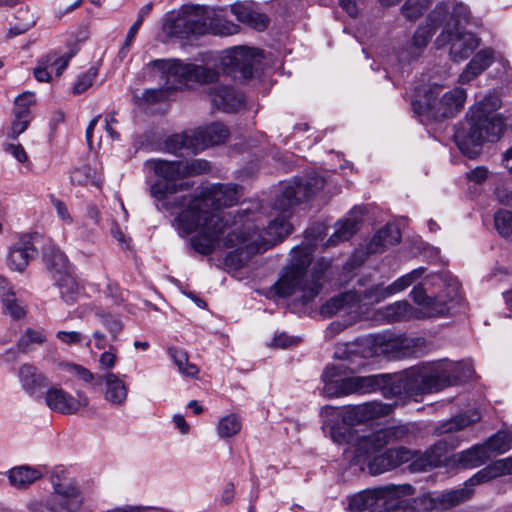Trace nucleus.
Wrapping results in <instances>:
<instances>
[{
    "instance_id": "nucleus-39",
    "label": "nucleus",
    "mask_w": 512,
    "mask_h": 512,
    "mask_svg": "<svg viewBox=\"0 0 512 512\" xmlns=\"http://www.w3.org/2000/svg\"><path fill=\"white\" fill-rule=\"evenodd\" d=\"M232 12L238 21L245 23L254 29L263 30L268 25V18L264 14L253 11L247 4H234L232 6Z\"/></svg>"
},
{
    "instance_id": "nucleus-53",
    "label": "nucleus",
    "mask_w": 512,
    "mask_h": 512,
    "mask_svg": "<svg viewBox=\"0 0 512 512\" xmlns=\"http://www.w3.org/2000/svg\"><path fill=\"white\" fill-rule=\"evenodd\" d=\"M489 450L503 454L512 448V433L500 431L497 434L490 437L484 444Z\"/></svg>"
},
{
    "instance_id": "nucleus-10",
    "label": "nucleus",
    "mask_w": 512,
    "mask_h": 512,
    "mask_svg": "<svg viewBox=\"0 0 512 512\" xmlns=\"http://www.w3.org/2000/svg\"><path fill=\"white\" fill-rule=\"evenodd\" d=\"M145 166L159 177V180L150 188L151 196L157 199H166L164 205L167 209H172L173 207L168 206L167 202H173L175 201V198L179 199L181 196L173 197L171 199L168 198V196L188 187L187 183H176V181L187 177V163L185 161L152 159L146 161Z\"/></svg>"
},
{
    "instance_id": "nucleus-5",
    "label": "nucleus",
    "mask_w": 512,
    "mask_h": 512,
    "mask_svg": "<svg viewBox=\"0 0 512 512\" xmlns=\"http://www.w3.org/2000/svg\"><path fill=\"white\" fill-rule=\"evenodd\" d=\"M274 210L281 214L275 217L263 232H259L252 222H245L241 228H234L223 237V246L256 253L267 250L282 241L292 230L288 222L290 209L283 211L274 203Z\"/></svg>"
},
{
    "instance_id": "nucleus-59",
    "label": "nucleus",
    "mask_w": 512,
    "mask_h": 512,
    "mask_svg": "<svg viewBox=\"0 0 512 512\" xmlns=\"http://www.w3.org/2000/svg\"><path fill=\"white\" fill-rule=\"evenodd\" d=\"M70 473L67 469L63 467H55L50 472V482L52 484L53 489L60 487L61 484H64L68 480H70Z\"/></svg>"
},
{
    "instance_id": "nucleus-40",
    "label": "nucleus",
    "mask_w": 512,
    "mask_h": 512,
    "mask_svg": "<svg viewBox=\"0 0 512 512\" xmlns=\"http://www.w3.org/2000/svg\"><path fill=\"white\" fill-rule=\"evenodd\" d=\"M54 280L61 298L66 303L73 304L78 300L82 293V287L70 272L56 276Z\"/></svg>"
},
{
    "instance_id": "nucleus-31",
    "label": "nucleus",
    "mask_w": 512,
    "mask_h": 512,
    "mask_svg": "<svg viewBox=\"0 0 512 512\" xmlns=\"http://www.w3.org/2000/svg\"><path fill=\"white\" fill-rule=\"evenodd\" d=\"M494 61V51L486 48L477 52L459 75V82L465 84L486 70Z\"/></svg>"
},
{
    "instance_id": "nucleus-1",
    "label": "nucleus",
    "mask_w": 512,
    "mask_h": 512,
    "mask_svg": "<svg viewBox=\"0 0 512 512\" xmlns=\"http://www.w3.org/2000/svg\"><path fill=\"white\" fill-rule=\"evenodd\" d=\"M354 350L351 343L337 345L334 357L339 362L328 365L322 374V393L325 396L339 398L389 390L396 396L416 398L455 386L470 379L474 373L469 363L444 359L425 367L412 368L401 375L353 376L367 365L361 354Z\"/></svg>"
},
{
    "instance_id": "nucleus-4",
    "label": "nucleus",
    "mask_w": 512,
    "mask_h": 512,
    "mask_svg": "<svg viewBox=\"0 0 512 512\" xmlns=\"http://www.w3.org/2000/svg\"><path fill=\"white\" fill-rule=\"evenodd\" d=\"M500 107V98L488 94L470 108L467 114L468 128L455 134V142L464 155L473 159L479 155L484 143L496 142L503 136L506 119L496 113Z\"/></svg>"
},
{
    "instance_id": "nucleus-15",
    "label": "nucleus",
    "mask_w": 512,
    "mask_h": 512,
    "mask_svg": "<svg viewBox=\"0 0 512 512\" xmlns=\"http://www.w3.org/2000/svg\"><path fill=\"white\" fill-rule=\"evenodd\" d=\"M424 267H418L411 272L397 278L390 285L383 287L382 285H373L363 292H358L361 299L363 313L364 307L378 304L386 298L393 296L405 290L415 282H417L425 273Z\"/></svg>"
},
{
    "instance_id": "nucleus-29",
    "label": "nucleus",
    "mask_w": 512,
    "mask_h": 512,
    "mask_svg": "<svg viewBox=\"0 0 512 512\" xmlns=\"http://www.w3.org/2000/svg\"><path fill=\"white\" fill-rule=\"evenodd\" d=\"M199 151L223 143L229 136L228 128L219 122L212 123L194 131Z\"/></svg>"
},
{
    "instance_id": "nucleus-56",
    "label": "nucleus",
    "mask_w": 512,
    "mask_h": 512,
    "mask_svg": "<svg viewBox=\"0 0 512 512\" xmlns=\"http://www.w3.org/2000/svg\"><path fill=\"white\" fill-rule=\"evenodd\" d=\"M61 366L64 372L85 383H90L94 379L93 373L82 365L66 362Z\"/></svg>"
},
{
    "instance_id": "nucleus-22",
    "label": "nucleus",
    "mask_w": 512,
    "mask_h": 512,
    "mask_svg": "<svg viewBox=\"0 0 512 512\" xmlns=\"http://www.w3.org/2000/svg\"><path fill=\"white\" fill-rule=\"evenodd\" d=\"M447 459V448L445 442H438L425 452L414 451V457L410 461L409 469L412 472H425L439 467Z\"/></svg>"
},
{
    "instance_id": "nucleus-57",
    "label": "nucleus",
    "mask_w": 512,
    "mask_h": 512,
    "mask_svg": "<svg viewBox=\"0 0 512 512\" xmlns=\"http://www.w3.org/2000/svg\"><path fill=\"white\" fill-rule=\"evenodd\" d=\"M97 75L98 69L96 67H90L86 72L79 75L73 86V93L82 94L87 91L92 86Z\"/></svg>"
},
{
    "instance_id": "nucleus-55",
    "label": "nucleus",
    "mask_w": 512,
    "mask_h": 512,
    "mask_svg": "<svg viewBox=\"0 0 512 512\" xmlns=\"http://www.w3.org/2000/svg\"><path fill=\"white\" fill-rule=\"evenodd\" d=\"M56 337L68 346H85L90 348L92 339L78 331H58Z\"/></svg>"
},
{
    "instance_id": "nucleus-45",
    "label": "nucleus",
    "mask_w": 512,
    "mask_h": 512,
    "mask_svg": "<svg viewBox=\"0 0 512 512\" xmlns=\"http://www.w3.org/2000/svg\"><path fill=\"white\" fill-rule=\"evenodd\" d=\"M378 504L375 488L363 490L348 498V509L352 512L369 510Z\"/></svg>"
},
{
    "instance_id": "nucleus-51",
    "label": "nucleus",
    "mask_w": 512,
    "mask_h": 512,
    "mask_svg": "<svg viewBox=\"0 0 512 512\" xmlns=\"http://www.w3.org/2000/svg\"><path fill=\"white\" fill-rule=\"evenodd\" d=\"M480 419V414L478 412H473L470 415H459L456 416L446 423H444L439 428V433L445 434V433H452L455 431L462 430L471 424L477 422Z\"/></svg>"
},
{
    "instance_id": "nucleus-47",
    "label": "nucleus",
    "mask_w": 512,
    "mask_h": 512,
    "mask_svg": "<svg viewBox=\"0 0 512 512\" xmlns=\"http://www.w3.org/2000/svg\"><path fill=\"white\" fill-rule=\"evenodd\" d=\"M71 180L79 185L91 184L96 187H101L103 182L102 175L88 165L74 169L71 172Z\"/></svg>"
},
{
    "instance_id": "nucleus-16",
    "label": "nucleus",
    "mask_w": 512,
    "mask_h": 512,
    "mask_svg": "<svg viewBox=\"0 0 512 512\" xmlns=\"http://www.w3.org/2000/svg\"><path fill=\"white\" fill-rule=\"evenodd\" d=\"M415 489L410 484H390L375 488L377 503H382L386 510H416L420 509V504L411 501L406 497L413 495Z\"/></svg>"
},
{
    "instance_id": "nucleus-20",
    "label": "nucleus",
    "mask_w": 512,
    "mask_h": 512,
    "mask_svg": "<svg viewBox=\"0 0 512 512\" xmlns=\"http://www.w3.org/2000/svg\"><path fill=\"white\" fill-rule=\"evenodd\" d=\"M413 457L414 451L404 446L391 448L373 457L368 463V469L372 475H379L393 470L404 463L410 462Z\"/></svg>"
},
{
    "instance_id": "nucleus-37",
    "label": "nucleus",
    "mask_w": 512,
    "mask_h": 512,
    "mask_svg": "<svg viewBox=\"0 0 512 512\" xmlns=\"http://www.w3.org/2000/svg\"><path fill=\"white\" fill-rule=\"evenodd\" d=\"M489 459L485 445H475L454 455V462L464 468H474L484 464Z\"/></svg>"
},
{
    "instance_id": "nucleus-38",
    "label": "nucleus",
    "mask_w": 512,
    "mask_h": 512,
    "mask_svg": "<svg viewBox=\"0 0 512 512\" xmlns=\"http://www.w3.org/2000/svg\"><path fill=\"white\" fill-rule=\"evenodd\" d=\"M55 494L62 498L65 502V508L68 510H74L84 502L85 497L80 490L78 483L75 479L71 478L60 487L54 490Z\"/></svg>"
},
{
    "instance_id": "nucleus-28",
    "label": "nucleus",
    "mask_w": 512,
    "mask_h": 512,
    "mask_svg": "<svg viewBox=\"0 0 512 512\" xmlns=\"http://www.w3.org/2000/svg\"><path fill=\"white\" fill-rule=\"evenodd\" d=\"M410 295L417 304L427 308L426 314L428 317L445 315L449 313L450 309L452 308L449 303L453 302V298H451L449 301H446L443 300L440 296L434 298L429 297L425 294L424 289L419 285L412 289Z\"/></svg>"
},
{
    "instance_id": "nucleus-44",
    "label": "nucleus",
    "mask_w": 512,
    "mask_h": 512,
    "mask_svg": "<svg viewBox=\"0 0 512 512\" xmlns=\"http://www.w3.org/2000/svg\"><path fill=\"white\" fill-rule=\"evenodd\" d=\"M379 313L388 322H395L412 318L414 309L406 301H397L382 308Z\"/></svg>"
},
{
    "instance_id": "nucleus-17",
    "label": "nucleus",
    "mask_w": 512,
    "mask_h": 512,
    "mask_svg": "<svg viewBox=\"0 0 512 512\" xmlns=\"http://www.w3.org/2000/svg\"><path fill=\"white\" fill-rule=\"evenodd\" d=\"M474 485L475 484H470L468 480L464 488L449 490L445 492L425 493L415 498L414 502L419 503L420 509L426 511L449 510L467 500L472 492L468 487Z\"/></svg>"
},
{
    "instance_id": "nucleus-63",
    "label": "nucleus",
    "mask_w": 512,
    "mask_h": 512,
    "mask_svg": "<svg viewBox=\"0 0 512 512\" xmlns=\"http://www.w3.org/2000/svg\"><path fill=\"white\" fill-rule=\"evenodd\" d=\"M489 171L484 166H478L466 173V179L476 184H482L488 178Z\"/></svg>"
},
{
    "instance_id": "nucleus-19",
    "label": "nucleus",
    "mask_w": 512,
    "mask_h": 512,
    "mask_svg": "<svg viewBox=\"0 0 512 512\" xmlns=\"http://www.w3.org/2000/svg\"><path fill=\"white\" fill-rule=\"evenodd\" d=\"M43 399L51 410L62 414H74L89 403L88 397L83 392H77L74 397L62 389L48 390Z\"/></svg>"
},
{
    "instance_id": "nucleus-36",
    "label": "nucleus",
    "mask_w": 512,
    "mask_h": 512,
    "mask_svg": "<svg viewBox=\"0 0 512 512\" xmlns=\"http://www.w3.org/2000/svg\"><path fill=\"white\" fill-rule=\"evenodd\" d=\"M401 239L400 230L395 225H386L373 236L367 245L368 253H382L396 245Z\"/></svg>"
},
{
    "instance_id": "nucleus-33",
    "label": "nucleus",
    "mask_w": 512,
    "mask_h": 512,
    "mask_svg": "<svg viewBox=\"0 0 512 512\" xmlns=\"http://www.w3.org/2000/svg\"><path fill=\"white\" fill-rule=\"evenodd\" d=\"M401 239L400 230L395 225H386L373 236L367 245L368 253H382L396 245Z\"/></svg>"
},
{
    "instance_id": "nucleus-24",
    "label": "nucleus",
    "mask_w": 512,
    "mask_h": 512,
    "mask_svg": "<svg viewBox=\"0 0 512 512\" xmlns=\"http://www.w3.org/2000/svg\"><path fill=\"white\" fill-rule=\"evenodd\" d=\"M32 93L24 92L14 102L13 120L9 135L16 138L23 133L31 121Z\"/></svg>"
},
{
    "instance_id": "nucleus-52",
    "label": "nucleus",
    "mask_w": 512,
    "mask_h": 512,
    "mask_svg": "<svg viewBox=\"0 0 512 512\" xmlns=\"http://www.w3.org/2000/svg\"><path fill=\"white\" fill-rule=\"evenodd\" d=\"M32 349V329L28 328L19 338L16 349L7 351V361L18 362L23 355H28Z\"/></svg>"
},
{
    "instance_id": "nucleus-27",
    "label": "nucleus",
    "mask_w": 512,
    "mask_h": 512,
    "mask_svg": "<svg viewBox=\"0 0 512 512\" xmlns=\"http://www.w3.org/2000/svg\"><path fill=\"white\" fill-rule=\"evenodd\" d=\"M104 384V399L114 406H122L128 397V386L115 373L109 372L102 376Z\"/></svg>"
},
{
    "instance_id": "nucleus-6",
    "label": "nucleus",
    "mask_w": 512,
    "mask_h": 512,
    "mask_svg": "<svg viewBox=\"0 0 512 512\" xmlns=\"http://www.w3.org/2000/svg\"><path fill=\"white\" fill-rule=\"evenodd\" d=\"M366 361L375 356L403 358L415 354L426 347L423 337H409L391 331L370 335L351 343Z\"/></svg>"
},
{
    "instance_id": "nucleus-21",
    "label": "nucleus",
    "mask_w": 512,
    "mask_h": 512,
    "mask_svg": "<svg viewBox=\"0 0 512 512\" xmlns=\"http://www.w3.org/2000/svg\"><path fill=\"white\" fill-rule=\"evenodd\" d=\"M343 312L354 319H360L363 314L361 299L356 291H348L330 299L321 308L322 315L331 317Z\"/></svg>"
},
{
    "instance_id": "nucleus-25",
    "label": "nucleus",
    "mask_w": 512,
    "mask_h": 512,
    "mask_svg": "<svg viewBox=\"0 0 512 512\" xmlns=\"http://www.w3.org/2000/svg\"><path fill=\"white\" fill-rule=\"evenodd\" d=\"M209 97L214 107L223 112H235L243 105V96L228 86H213Z\"/></svg>"
},
{
    "instance_id": "nucleus-23",
    "label": "nucleus",
    "mask_w": 512,
    "mask_h": 512,
    "mask_svg": "<svg viewBox=\"0 0 512 512\" xmlns=\"http://www.w3.org/2000/svg\"><path fill=\"white\" fill-rule=\"evenodd\" d=\"M32 249V234L30 232L20 234L17 242L10 246L7 265L11 270L23 272L30 261Z\"/></svg>"
},
{
    "instance_id": "nucleus-13",
    "label": "nucleus",
    "mask_w": 512,
    "mask_h": 512,
    "mask_svg": "<svg viewBox=\"0 0 512 512\" xmlns=\"http://www.w3.org/2000/svg\"><path fill=\"white\" fill-rule=\"evenodd\" d=\"M154 64L166 74L168 79L174 78L180 84L187 81L208 84L214 83L219 78V73L212 68L185 63L179 59L156 60Z\"/></svg>"
},
{
    "instance_id": "nucleus-12",
    "label": "nucleus",
    "mask_w": 512,
    "mask_h": 512,
    "mask_svg": "<svg viewBox=\"0 0 512 512\" xmlns=\"http://www.w3.org/2000/svg\"><path fill=\"white\" fill-rule=\"evenodd\" d=\"M325 186V179L316 174L308 175L305 180L295 178L293 181L281 186L279 194L276 196V206L283 211L293 208L302 199H307Z\"/></svg>"
},
{
    "instance_id": "nucleus-14",
    "label": "nucleus",
    "mask_w": 512,
    "mask_h": 512,
    "mask_svg": "<svg viewBox=\"0 0 512 512\" xmlns=\"http://www.w3.org/2000/svg\"><path fill=\"white\" fill-rule=\"evenodd\" d=\"M262 54L256 48L236 46L225 50L220 56V66L224 73L239 72L243 79L252 77L254 65Z\"/></svg>"
},
{
    "instance_id": "nucleus-9",
    "label": "nucleus",
    "mask_w": 512,
    "mask_h": 512,
    "mask_svg": "<svg viewBox=\"0 0 512 512\" xmlns=\"http://www.w3.org/2000/svg\"><path fill=\"white\" fill-rule=\"evenodd\" d=\"M465 100L464 89L456 87L443 92L442 86L434 84L429 87L422 99L413 102V107L420 115L441 120L457 113L463 107Z\"/></svg>"
},
{
    "instance_id": "nucleus-26",
    "label": "nucleus",
    "mask_w": 512,
    "mask_h": 512,
    "mask_svg": "<svg viewBox=\"0 0 512 512\" xmlns=\"http://www.w3.org/2000/svg\"><path fill=\"white\" fill-rule=\"evenodd\" d=\"M71 56L48 55L45 59L40 60L38 67L34 69V77L40 82L52 81L53 76L59 77L67 68Z\"/></svg>"
},
{
    "instance_id": "nucleus-46",
    "label": "nucleus",
    "mask_w": 512,
    "mask_h": 512,
    "mask_svg": "<svg viewBox=\"0 0 512 512\" xmlns=\"http://www.w3.org/2000/svg\"><path fill=\"white\" fill-rule=\"evenodd\" d=\"M168 354L183 376L194 378L198 375L199 368L189 362L188 355L184 350L171 347L168 349Z\"/></svg>"
},
{
    "instance_id": "nucleus-54",
    "label": "nucleus",
    "mask_w": 512,
    "mask_h": 512,
    "mask_svg": "<svg viewBox=\"0 0 512 512\" xmlns=\"http://www.w3.org/2000/svg\"><path fill=\"white\" fill-rule=\"evenodd\" d=\"M494 223L498 233L508 241H512V211L501 209L494 215Z\"/></svg>"
},
{
    "instance_id": "nucleus-30",
    "label": "nucleus",
    "mask_w": 512,
    "mask_h": 512,
    "mask_svg": "<svg viewBox=\"0 0 512 512\" xmlns=\"http://www.w3.org/2000/svg\"><path fill=\"white\" fill-rule=\"evenodd\" d=\"M0 296L5 312L13 319H21L28 312V305L9 287L5 278L0 276Z\"/></svg>"
},
{
    "instance_id": "nucleus-42",
    "label": "nucleus",
    "mask_w": 512,
    "mask_h": 512,
    "mask_svg": "<svg viewBox=\"0 0 512 512\" xmlns=\"http://www.w3.org/2000/svg\"><path fill=\"white\" fill-rule=\"evenodd\" d=\"M382 5L392 6L398 4L401 0H379ZM432 0H406L401 7L402 15L410 20L415 21L423 15Z\"/></svg>"
},
{
    "instance_id": "nucleus-34",
    "label": "nucleus",
    "mask_w": 512,
    "mask_h": 512,
    "mask_svg": "<svg viewBox=\"0 0 512 512\" xmlns=\"http://www.w3.org/2000/svg\"><path fill=\"white\" fill-rule=\"evenodd\" d=\"M401 239L400 230L395 225H386L373 236L367 245L368 253H382L396 245Z\"/></svg>"
},
{
    "instance_id": "nucleus-2",
    "label": "nucleus",
    "mask_w": 512,
    "mask_h": 512,
    "mask_svg": "<svg viewBox=\"0 0 512 512\" xmlns=\"http://www.w3.org/2000/svg\"><path fill=\"white\" fill-rule=\"evenodd\" d=\"M238 188L235 185L219 184L205 190L200 196L183 195L168 206L180 207L182 210L175 219V227L180 235H189L193 249L203 255L213 252L219 247L221 237L233 222L236 224L232 212H225L224 207L237 203L239 199Z\"/></svg>"
},
{
    "instance_id": "nucleus-18",
    "label": "nucleus",
    "mask_w": 512,
    "mask_h": 512,
    "mask_svg": "<svg viewBox=\"0 0 512 512\" xmlns=\"http://www.w3.org/2000/svg\"><path fill=\"white\" fill-rule=\"evenodd\" d=\"M408 434L406 426H393L373 432L358 440L356 454L367 457L390 443L402 440Z\"/></svg>"
},
{
    "instance_id": "nucleus-7",
    "label": "nucleus",
    "mask_w": 512,
    "mask_h": 512,
    "mask_svg": "<svg viewBox=\"0 0 512 512\" xmlns=\"http://www.w3.org/2000/svg\"><path fill=\"white\" fill-rule=\"evenodd\" d=\"M470 13L463 4L453 6L448 10V17L441 34L436 38L438 48L450 45V58L454 62L467 59L479 46V39L472 33L464 31L463 27L469 22Z\"/></svg>"
},
{
    "instance_id": "nucleus-64",
    "label": "nucleus",
    "mask_w": 512,
    "mask_h": 512,
    "mask_svg": "<svg viewBox=\"0 0 512 512\" xmlns=\"http://www.w3.org/2000/svg\"><path fill=\"white\" fill-rule=\"evenodd\" d=\"M51 202L57 212L58 217L61 219V221L67 225L72 224L73 219L68 211L67 206L61 200L56 199L54 197L51 198Z\"/></svg>"
},
{
    "instance_id": "nucleus-41",
    "label": "nucleus",
    "mask_w": 512,
    "mask_h": 512,
    "mask_svg": "<svg viewBox=\"0 0 512 512\" xmlns=\"http://www.w3.org/2000/svg\"><path fill=\"white\" fill-rule=\"evenodd\" d=\"M43 261L47 269L51 271L53 278L70 272L66 256L54 246H49L43 251Z\"/></svg>"
},
{
    "instance_id": "nucleus-50",
    "label": "nucleus",
    "mask_w": 512,
    "mask_h": 512,
    "mask_svg": "<svg viewBox=\"0 0 512 512\" xmlns=\"http://www.w3.org/2000/svg\"><path fill=\"white\" fill-rule=\"evenodd\" d=\"M242 427L241 419L236 414L222 417L217 423V434L220 438H230L237 435Z\"/></svg>"
},
{
    "instance_id": "nucleus-11",
    "label": "nucleus",
    "mask_w": 512,
    "mask_h": 512,
    "mask_svg": "<svg viewBox=\"0 0 512 512\" xmlns=\"http://www.w3.org/2000/svg\"><path fill=\"white\" fill-rule=\"evenodd\" d=\"M448 17V9L444 5L436 6L428 15L426 24L419 26L415 31L412 43L403 48L399 59L408 63L417 59L427 46L434 32L439 26H444Z\"/></svg>"
},
{
    "instance_id": "nucleus-61",
    "label": "nucleus",
    "mask_w": 512,
    "mask_h": 512,
    "mask_svg": "<svg viewBox=\"0 0 512 512\" xmlns=\"http://www.w3.org/2000/svg\"><path fill=\"white\" fill-rule=\"evenodd\" d=\"M369 405L356 406L346 411L344 420H350L351 424L355 422H361L365 419L366 413L368 412Z\"/></svg>"
},
{
    "instance_id": "nucleus-43",
    "label": "nucleus",
    "mask_w": 512,
    "mask_h": 512,
    "mask_svg": "<svg viewBox=\"0 0 512 512\" xmlns=\"http://www.w3.org/2000/svg\"><path fill=\"white\" fill-rule=\"evenodd\" d=\"M165 147L173 154H177L181 149H189L194 153L199 151L194 131L170 136L165 142Z\"/></svg>"
},
{
    "instance_id": "nucleus-49",
    "label": "nucleus",
    "mask_w": 512,
    "mask_h": 512,
    "mask_svg": "<svg viewBox=\"0 0 512 512\" xmlns=\"http://www.w3.org/2000/svg\"><path fill=\"white\" fill-rule=\"evenodd\" d=\"M9 483L17 489H27L32 483V470L27 465L17 466L7 472Z\"/></svg>"
},
{
    "instance_id": "nucleus-35",
    "label": "nucleus",
    "mask_w": 512,
    "mask_h": 512,
    "mask_svg": "<svg viewBox=\"0 0 512 512\" xmlns=\"http://www.w3.org/2000/svg\"><path fill=\"white\" fill-rule=\"evenodd\" d=\"M401 239L400 230L395 225H386L373 236L367 245L368 253H382L396 245Z\"/></svg>"
},
{
    "instance_id": "nucleus-58",
    "label": "nucleus",
    "mask_w": 512,
    "mask_h": 512,
    "mask_svg": "<svg viewBox=\"0 0 512 512\" xmlns=\"http://www.w3.org/2000/svg\"><path fill=\"white\" fill-rule=\"evenodd\" d=\"M360 319H354L353 316H348L347 319H344L342 321H334L332 322L326 329V335L328 337H334L336 336L338 333H340L341 331H343L345 328L353 325L354 323H356L357 321H359Z\"/></svg>"
},
{
    "instance_id": "nucleus-62",
    "label": "nucleus",
    "mask_w": 512,
    "mask_h": 512,
    "mask_svg": "<svg viewBox=\"0 0 512 512\" xmlns=\"http://www.w3.org/2000/svg\"><path fill=\"white\" fill-rule=\"evenodd\" d=\"M117 361V350L114 346H110L108 351L103 352L99 357V363L102 369L114 368Z\"/></svg>"
},
{
    "instance_id": "nucleus-8",
    "label": "nucleus",
    "mask_w": 512,
    "mask_h": 512,
    "mask_svg": "<svg viewBox=\"0 0 512 512\" xmlns=\"http://www.w3.org/2000/svg\"><path fill=\"white\" fill-rule=\"evenodd\" d=\"M214 10L200 5L183 7L177 14L169 13L163 23V31L170 37L188 38L207 33H217L214 27Z\"/></svg>"
},
{
    "instance_id": "nucleus-48",
    "label": "nucleus",
    "mask_w": 512,
    "mask_h": 512,
    "mask_svg": "<svg viewBox=\"0 0 512 512\" xmlns=\"http://www.w3.org/2000/svg\"><path fill=\"white\" fill-rule=\"evenodd\" d=\"M358 221L356 219H345L336 223L334 233L328 240L327 245H335L337 243L349 240L357 231Z\"/></svg>"
},
{
    "instance_id": "nucleus-32",
    "label": "nucleus",
    "mask_w": 512,
    "mask_h": 512,
    "mask_svg": "<svg viewBox=\"0 0 512 512\" xmlns=\"http://www.w3.org/2000/svg\"><path fill=\"white\" fill-rule=\"evenodd\" d=\"M505 475H512V456L494 461L479 470L469 479V483L481 484Z\"/></svg>"
},
{
    "instance_id": "nucleus-60",
    "label": "nucleus",
    "mask_w": 512,
    "mask_h": 512,
    "mask_svg": "<svg viewBox=\"0 0 512 512\" xmlns=\"http://www.w3.org/2000/svg\"><path fill=\"white\" fill-rule=\"evenodd\" d=\"M18 378L22 388L30 395L32 393V368L29 364H23L20 367Z\"/></svg>"
},
{
    "instance_id": "nucleus-3",
    "label": "nucleus",
    "mask_w": 512,
    "mask_h": 512,
    "mask_svg": "<svg viewBox=\"0 0 512 512\" xmlns=\"http://www.w3.org/2000/svg\"><path fill=\"white\" fill-rule=\"evenodd\" d=\"M313 249L306 245L294 248L289 263L283 267L273 290L280 297H294L303 304L321 292L331 261L320 258L312 263Z\"/></svg>"
}]
</instances>
